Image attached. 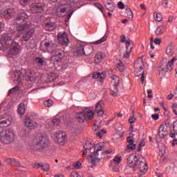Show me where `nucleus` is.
Wrapping results in <instances>:
<instances>
[{
    "label": "nucleus",
    "instance_id": "obj_1",
    "mask_svg": "<svg viewBox=\"0 0 177 177\" xmlns=\"http://www.w3.org/2000/svg\"><path fill=\"white\" fill-rule=\"evenodd\" d=\"M15 32L8 31L3 33L1 38V44L5 45L6 48H10L7 55L8 58L16 57V55H19V52H20V45L15 41Z\"/></svg>",
    "mask_w": 177,
    "mask_h": 177
},
{
    "label": "nucleus",
    "instance_id": "obj_2",
    "mask_svg": "<svg viewBox=\"0 0 177 177\" xmlns=\"http://www.w3.org/2000/svg\"><path fill=\"white\" fill-rule=\"evenodd\" d=\"M104 147V145H100L99 144H97L94 147L93 152L87 158L89 164H92L91 168L96 167V164H99L100 160L104 158L105 156H107V154H111V153H113V149H111L106 151H103Z\"/></svg>",
    "mask_w": 177,
    "mask_h": 177
},
{
    "label": "nucleus",
    "instance_id": "obj_3",
    "mask_svg": "<svg viewBox=\"0 0 177 177\" xmlns=\"http://www.w3.org/2000/svg\"><path fill=\"white\" fill-rule=\"evenodd\" d=\"M27 20H28V15L24 11H21L13 23V25L17 27V31L18 32H23V31L28 28V25L26 24Z\"/></svg>",
    "mask_w": 177,
    "mask_h": 177
},
{
    "label": "nucleus",
    "instance_id": "obj_4",
    "mask_svg": "<svg viewBox=\"0 0 177 177\" xmlns=\"http://www.w3.org/2000/svg\"><path fill=\"white\" fill-rule=\"evenodd\" d=\"M34 142L37 149H39V151H44V150L49 147V138L41 133H37L35 136Z\"/></svg>",
    "mask_w": 177,
    "mask_h": 177
},
{
    "label": "nucleus",
    "instance_id": "obj_5",
    "mask_svg": "<svg viewBox=\"0 0 177 177\" xmlns=\"http://www.w3.org/2000/svg\"><path fill=\"white\" fill-rule=\"evenodd\" d=\"M14 140L15 133H13V130H12V129H8L0 132V140L2 142V143L9 145V143H12Z\"/></svg>",
    "mask_w": 177,
    "mask_h": 177
},
{
    "label": "nucleus",
    "instance_id": "obj_6",
    "mask_svg": "<svg viewBox=\"0 0 177 177\" xmlns=\"http://www.w3.org/2000/svg\"><path fill=\"white\" fill-rule=\"evenodd\" d=\"M94 117L95 113H93V111L84 110L78 114L77 121L81 124H83L85 121L93 120Z\"/></svg>",
    "mask_w": 177,
    "mask_h": 177
},
{
    "label": "nucleus",
    "instance_id": "obj_7",
    "mask_svg": "<svg viewBox=\"0 0 177 177\" xmlns=\"http://www.w3.org/2000/svg\"><path fill=\"white\" fill-rule=\"evenodd\" d=\"M54 142L56 145L64 146V145L67 143V136L66 135V133L62 131L55 133Z\"/></svg>",
    "mask_w": 177,
    "mask_h": 177
},
{
    "label": "nucleus",
    "instance_id": "obj_8",
    "mask_svg": "<svg viewBox=\"0 0 177 177\" xmlns=\"http://www.w3.org/2000/svg\"><path fill=\"white\" fill-rule=\"evenodd\" d=\"M140 160V157L131 154L127 158V164L131 168H138Z\"/></svg>",
    "mask_w": 177,
    "mask_h": 177
},
{
    "label": "nucleus",
    "instance_id": "obj_9",
    "mask_svg": "<svg viewBox=\"0 0 177 177\" xmlns=\"http://www.w3.org/2000/svg\"><path fill=\"white\" fill-rule=\"evenodd\" d=\"M135 75L136 77H140L141 75V83L145 84V71H143V66L138 62L135 64Z\"/></svg>",
    "mask_w": 177,
    "mask_h": 177
},
{
    "label": "nucleus",
    "instance_id": "obj_10",
    "mask_svg": "<svg viewBox=\"0 0 177 177\" xmlns=\"http://www.w3.org/2000/svg\"><path fill=\"white\" fill-rule=\"evenodd\" d=\"M12 124V118L9 115H3L0 117V127L7 128Z\"/></svg>",
    "mask_w": 177,
    "mask_h": 177
},
{
    "label": "nucleus",
    "instance_id": "obj_11",
    "mask_svg": "<svg viewBox=\"0 0 177 177\" xmlns=\"http://www.w3.org/2000/svg\"><path fill=\"white\" fill-rule=\"evenodd\" d=\"M74 52L77 55V56H82L84 55H86V56H89V55L92 53V50H85L84 49V45L82 44H77Z\"/></svg>",
    "mask_w": 177,
    "mask_h": 177
},
{
    "label": "nucleus",
    "instance_id": "obj_12",
    "mask_svg": "<svg viewBox=\"0 0 177 177\" xmlns=\"http://www.w3.org/2000/svg\"><path fill=\"white\" fill-rule=\"evenodd\" d=\"M137 169H140V172H142V174L147 172V169H149V167L147 166V163H146V159H145V158L142 157L140 158Z\"/></svg>",
    "mask_w": 177,
    "mask_h": 177
},
{
    "label": "nucleus",
    "instance_id": "obj_13",
    "mask_svg": "<svg viewBox=\"0 0 177 177\" xmlns=\"http://www.w3.org/2000/svg\"><path fill=\"white\" fill-rule=\"evenodd\" d=\"M57 38L61 45H65V46H67V45L68 44L69 39L66 32H64L63 33H59L57 35Z\"/></svg>",
    "mask_w": 177,
    "mask_h": 177
},
{
    "label": "nucleus",
    "instance_id": "obj_14",
    "mask_svg": "<svg viewBox=\"0 0 177 177\" xmlns=\"http://www.w3.org/2000/svg\"><path fill=\"white\" fill-rule=\"evenodd\" d=\"M37 78H38V76H37V75L34 72L31 71H27L26 80H27L28 82H35Z\"/></svg>",
    "mask_w": 177,
    "mask_h": 177
},
{
    "label": "nucleus",
    "instance_id": "obj_15",
    "mask_svg": "<svg viewBox=\"0 0 177 177\" xmlns=\"http://www.w3.org/2000/svg\"><path fill=\"white\" fill-rule=\"evenodd\" d=\"M95 111L98 117H102L104 114V110H103V101H99L95 104Z\"/></svg>",
    "mask_w": 177,
    "mask_h": 177
},
{
    "label": "nucleus",
    "instance_id": "obj_16",
    "mask_svg": "<svg viewBox=\"0 0 177 177\" xmlns=\"http://www.w3.org/2000/svg\"><path fill=\"white\" fill-rule=\"evenodd\" d=\"M24 74H26V70L21 69V71H17L14 73L16 81L19 83L21 82L24 80Z\"/></svg>",
    "mask_w": 177,
    "mask_h": 177
},
{
    "label": "nucleus",
    "instance_id": "obj_17",
    "mask_svg": "<svg viewBox=\"0 0 177 177\" xmlns=\"http://www.w3.org/2000/svg\"><path fill=\"white\" fill-rule=\"evenodd\" d=\"M24 123L28 129H35V128L37 127V123L31 120L30 118H26L24 120Z\"/></svg>",
    "mask_w": 177,
    "mask_h": 177
},
{
    "label": "nucleus",
    "instance_id": "obj_18",
    "mask_svg": "<svg viewBox=\"0 0 177 177\" xmlns=\"http://www.w3.org/2000/svg\"><path fill=\"white\" fill-rule=\"evenodd\" d=\"M32 13H41L44 12V6L41 3H37L31 8Z\"/></svg>",
    "mask_w": 177,
    "mask_h": 177
},
{
    "label": "nucleus",
    "instance_id": "obj_19",
    "mask_svg": "<svg viewBox=\"0 0 177 177\" xmlns=\"http://www.w3.org/2000/svg\"><path fill=\"white\" fill-rule=\"evenodd\" d=\"M131 46V40H126V53L123 55L124 59H129V55H131V52H132V47ZM130 47V48H129Z\"/></svg>",
    "mask_w": 177,
    "mask_h": 177
},
{
    "label": "nucleus",
    "instance_id": "obj_20",
    "mask_svg": "<svg viewBox=\"0 0 177 177\" xmlns=\"http://www.w3.org/2000/svg\"><path fill=\"white\" fill-rule=\"evenodd\" d=\"M158 135L162 139L168 136V128L166 126H160L158 129Z\"/></svg>",
    "mask_w": 177,
    "mask_h": 177
},
{
    "label": "nucleus",
    "instance_id": "obj_21",
    "mask_svg": "<svg viewBox=\"0 0 177 177\" xmlns=\"http://www.w3.org/2000/svg\"><path fill=\"white\" fill-rule=\"evenodd\" d=\"M44 46L49 53H53L56 50V44L50 42H46Z\"/></svg>",
    "mask_w": 177,
    "mask_h": 177
},
{
    "label": "nucleus",
    "instance_id": "obj_22",
    "mask_svg": "<svg viewBox=\"0 0 177 177\" xmlns=\"http://www.w3.org/2000/svg\"><path fill=\"white\" fill-rule=\"evenodd\" d=\"M34 35V30L29 29L28 30L22 37V41H24L25 42H27L28 41H30V38Z\"/></svg>",
    "mask_w": 177,
    "mask_h": 177
},
{
    "label": "nucleus",
    "instance_id": "obj_23",
    "mask_svg": "<svg viewBox=\"0 0 177 177\" xmlns=\"http://www.w3.org/2000/svg\"><path fill=\"white\" fill-rule=\"evenodd\" d=\"M6 162L9 165H12L13 167H21L20 162L16 160L15 158H7L6 159Z\"/></svg>",
    "mask_w": 177,
    "mask_h": 177
},
{
    "label": "nucleus",
    "instance_id": "obj_24",
    "mask_svg": "<svg viewBox=\"0 0 177 177\" xmlns=\"http://www.w3.org/2000/svg\"><path fill=\"white\" fill-rule=\"evenodd\" d=\"M84 149L83 156H86L88 151H91V150L93 149V145H92L91 142H86V144L84 145Z\"/></svg>",
    "mask_w": 177,
    "mask_h": 177
},
{
    "label": "nucleus",
    "instance_id": "obj_25",
    "mask_svg": "<svg viewBox=\"0 0 177 177\" xmlns=\"http://www.w3.org/2000/svg\"><path fill=\"white\" fill-rule=\"evenodd\" d=\"M111 82L113 85L114 87H118L120 85V77L116 75H113L111 77Z\"/></svg>",
    "mask_w": 177,
    "mask_h": 177
},
{
    "label": "nucleus",
    "instance_id": "obj_26",
    "mask_svg": "<svg viewBox=\"0 0 177 177\" xmlns=\"http://www.w3.org/2000/svg\"><path fill=\"white\" fill-rule=\"evenodd\" d=\"M17 113L19 115H24V113H26V105L23 103H20L18 105Z\"/></svg>",
    "mask_w": 177,
    "mask_h": 177
},
{
    "label": "nucleus",
    "instance_id": "obj_27",
    "mask_svg": "<svg viewBox=\"0 0 177 177\" xmlns=\"http://www.w3.org/2000/svg\"><path fill=\"white\" fill-rule=\"evenodd\" d=\"M106 57V55L103 54L102 53H99L95 56V62L97 64H99L100 62L103 60V59Z\"/></svg>",
    "mask_w": 177,
    "mask_h": 177
},
{
    "label": "nucleus",
    "instance_id": "obj_28",
    "mask_svg": "<svg viewBox=\"0 0 177 177\" xmlns=\"http://www.w3.org/2000/svg\"><path fill=\"white\" fill-rule=\"evenodd\" d=\"M1 16H5V17H6L7 19H10L13 16V15H12V10L10 9H8L3 11L1 13Z\"/></svg>",
    "mask_w": 177,
    "mask_h": 177
},
{
    "label": "nucleus",
    "instance_id": "obj_29",
    "mask_svg": "<svg viewBox=\"0 0 177 177\" xmlns=\"http://www.w3.org/2000/svg\"><path fill=\"white\" fill-rule=\"evenodd\" d=\"M56 28V24L55 23H47L46 24V30H48V31H53Z\"/></svg>",
    "mask_w": 177,
    "mask_h": 177
},
{
    "label": "nucleus",
    "instance_id": "obj_30",
    "mask_svg": "<svg viewBox=\"0 0 177 177\" xmlns=\"http://www.w3.org/2000/svg\"><path fill=\"white\" fill-rule=\"evenodd\" d=\"M105 8H106L107 10H109L110 12H114V9H115L114 3L110 2L106 3Z\"/></svg>",
    "mask_w": 177,
    "mask_h": 177
},
{
    "label": "nucleus",
    "instance_id": "obj_31",
    "mask_svg": "<svg viewBox=\"0 0 177 177\" xmlns=\"http://www.w3.org/2000/svg\"><path fill=\"white\" fill-rule=\"evenodd\" d=\"M166 53L169 56H172L174 55V47H172V44H169L166 48Z\"/></svg>",
    "mask_w": 177,
    "mask_h": 177
},
{
    "label": "nucleus",
    "instance_id": "obj_32",
    "mask_svg": "<svg viewBox=\"0 0 177 177\" xmlns=\"http://www.w3.org/2000/svg\"><path fill=\"white\" fill-rule=\"evenodd\" d=\"M153 16H155L156 21H162V15L161 13L155 12Z\"/></svg>",
    "mask_w": 177,
    "mask_h": 177
},
{
    "label": "nucleus",
    "instance_id": "obj_33",
    "mask_svg": "<svg viewBox=\"0 0 177 177\" xmlns=\"http://www.w3.org/2000/svg\"><path fill=\"white\" fill-rule=\"evenodd\" d=\"M162 28H164V26H158L155 31V34H156V35H162V34H164V30H162Z\"/></svg>",
    "mask_w": 177,
    "mask_h": 177
},
{
    "label": "nucleus",
    "instance_id": "obj_34",
    "mask_svg": "<svg viewBox=\"0 0 177 177\" xmlns=\"http://www.w3.org/2000/svg\"><path fill=\"white\" fill-rule=\"evenodd\" d=\"M117 67L120 73H124L125 66H124V64L121 61H119V63L117 64Z\"/></svg>",
    "mask_w": 177,
    "mask_h": 177
},
{
    "label": "nucleus",
    "instance_id": "obj_35",
    "mask_svg": "<svg viewBox=\"0 0 177 177\" xmlns=\"http://www.w3.org/2000/svg\"><path fill=\"white\" fill-rule=\"evenodd\" d=\"M62 60V57H57V55H53L50 58V62H53V63H57Z\"/></svg>",
    "mask_w": 177,
    "mask_h": 177
},
{
    "label": "nucleus",
    "instance_id": "obj_36",
    "mask_svg": "<svg viewBox=\"0 0 177 177\" xmlns=\"http://www.w3.org/2000/svg\"><path fill=\"white\" fill-rule=\"evenodd\" d=\"M107 39V35H105L102 39L98 41H95L93 44L94 45H99L100 44H103V42L106 41Z\"/></svg>",
    "mask_w": 177,
    "mask_h": 177
},
{
    "label": "nucleus",
    "instance_id": "obj_37",
    "mask_svg": "<svg viewBox=\"0 0 177 177\" xmlns=\"http://www.w3.org/2000/svg\"><path fill=\"white\" fill-rule=\"evenodd\" d=\"M49 164L48 163H44V164H41V168L43 171H46V172H48V171H49Z\"/></svg>",
    "mask_w": 177,
    "mask_h": 177
},
{
    "label": "nucleus",
    "instance_id": "obj_38",
    "mask_svg": "<svg viewBox=\"0 0 177 177\" xmlns=\"http://www.w3.org/2000/svg\"><path fill=\"white\" fill-rule=\"evenodd\" d=\"M158 71L159 73V75H161V74H165L168 70L165 69V68H161V66H158Z\"/></svg>",
    "mask_w": 177,
    "mask_h": 177
},
{
    "label": "nucleus",
    "instance_id": "obj_39",
    "mask_svg": "<svg viewBox=\"0 0 177 177\" xmlns=\"http://www.w3.org/2000/svg\"><path fill=\"white\" fill-rule=\"evenodd\" d=\"M44 106L46 107H50L51 106H53V101L52 100H48L45 101Z\"/></svg>",
    "mask_w": 177,
    "mask_h": 177
},
{
    "label": "nucleus",
    "instance_id": "obj_40",
    "mask_svg": "<svg viewBox=\"0 0 177 177\" xmlns=\"http://www.w3.org/2000/svg\"><path fill=\"white\" fill-rule=\"evenodd\" d=\"M145 146H146V142H145V140H142L138 145V148L137 149L138 151H141L142 147H145Z\"/></svg>",
    "mask_w": 177,
    "mask_h": 177
},
{
    "label": "nucleus",
    "instance_id": "obj_41",
    "mask_svg": "<svg viewBox=\"0 0 177 177\" xmlns=\"http://www.w3.org/2000/svg\"><path fill=\"white\" fill-rule=\"evenodd\" d=\"M118 87H114V90H111L110 92V95H111V96H118Z\"/></svg>",
    "mask_w": 177,
    "mask_h": 177
},
{
    "label": "nucleus",
    "instance_id": "obj_42",
    "mask_svg": "<svg viewBox=\"0 0 177 177\" xmlns=\"http://www.w3.org/2000/svg\"><path fill=\"white\" fill-rule=\"evenodd\" d=\"M127 147L128 150H135V149H136V145H135L133 142H131L127 145Z\"/></svg>",
    "mask_w": 177,
    "mask_h": 177
},
{
    "label": "nucleus",
    "instance_id": "obj_43",
    "mask_svg": "<svg viewBox=\"0 0 177 177\" xmlns=\"http://www.w3.org/2000/svg\"><path fill=\"white\" fill-rule=\"evenodd\" d=\"M172 66H174V62L171 61H169L168 63H167V68L169 71H172Z\"/></svg>",
    "mask_w": 177,
    "mask_h": 177
},
{
    "label": "nucleus",
    "instance_id": "obj_44",
    "mask_svg": "<svg viewBox=\"0 0 177 177\" xmlns=\"http://www.w3.org/2000/svg\"><path fill=\"white\" fill-rule=\"evenodd\" d=\"M35 62H37V63L40 64V66H44V64L45 63V61H44V59H42V58H41V57H36Z\"/></svg>",
    "mask_w": 177,
    "mask_h": 177
},
{
    "label": "nucleus",
    "instance_id": "obj_45",
    "mask_svg": "<svg viewBox=\"0 0 177 177\" xmlns=\"http://www.w3.org/2000/svg\"><path fill=\"white\" fill-rule=\"evenodd\" d=\"M113 162H115V164L118 165L120 164V162H121V156H115L113 160Z\"/></svg>",
    "mask_w": 177,
    "mask_h": 177
},
{
    "label": "nucleus",
    "instance_id": "obj_46",
    "mask_svg": "<svg viewBox=\"0 0 177 177\" xmlns=\"http://www.w3.org/2000/svg\"><path fill=\"white\" fill-rule=\"evenodd\" d=\"M53 125H55L56 127L60 125V120L59 118L53 119Z\"/></svg>",
    "mask_w": 177,
    "mask_h": 177
},
{
    "label": "nucleus",
    "instance_id": "obj_47",
    "mask_svg": "<svg viewBox=\"0 0 177 177\" xmlns=\"http://www.w3.org/2000/svg\"><path fill=\"white\" fill-rule=\"evenodd\" d=\"M55 56L58 57H61L63 56V51L62 50H57L55 51Z\"/></svg>",
    "mask_w": 177,
    "mask_h": 177
},
{
    "label": "nucleus",
    "instance_id": "obj_48",
    "mask_svg": "<svg viewBox=\"0 0 177 177\" xmlns=\"http://www.w3.org/2000/svg\"><path fill=\"white\" fill-rule=\"evenodd\" d=\"M30 0H20V5H21V6H27Z\"/></svg>",
    "mask_w": 177,
    "mask_h": 177
},
{
    "label": "nucleus",
    "instance_id": "obj_49",
    "mask_svg": "<svg viewBox=\"0 0 177 177\" xmlns=\"http://www.w3.org/2000/svg\"><path fill=\"white\" fill-rule=\"evenodd\" d=\"M95 6H96V8H97V9H100V10L102 12V13H104V8H103V6L96 3Z\"/></svg>",
    "mask_w": 177,
    "mask_h": 177
},
{
    "label": "nucleus",
    "instance_id": "obj_50",
    "mask_svg": "<svg viewBox=\"0 0 177 177\" xmlns=\"http://www.w3.org/2000/svg\"><path fill=\"white\" fill-rule=\"evenodd\" d=\"M59 12H61V13H64V12H66V8H59L57 10V16L61 17V16H62V15L61 14H59Z\"/></svg>",
    "mask_w": 177,
    "mask_h": 177
},
{
    "label": "nucleus",
    "instance_id": "obj_51",
    "mask_svg": "<svg viewBox=\"0 0 177 177\" xmlns=\"http://www.w3.org/2000/svg\"><path fill=\"white\" fill-rule=\"evenodd\" d=\"M118 6L119 9H124L125 8V5L124 4V3H122V1H119L118 3Z\"/></svg>",
    "mask_w": 177,
    "mask_h": 177
},
{
    "label": "nucleus",
    "instance_id": "obj_52",
    "mask_svg": "<svg viewBox=\"0 0 177 177\" xmlns=\"http://www.w3.org/2000/svg\"><path fill=\"white\" fill-rule=\"evenodd\" d=\"M127 16L129 19V20H131V21L133 20V12H127Z\"/></svg>",
    "mask_w": 177,
    "mask_h": 177
},
{
    "label": "nucleus",
    "instance_id": "obj_53",
    "mask_svg": "<svg viewBox=\"0 0 177 177\" xmlns=\"http://www.w3.org/2000/svg\"><path fill=\"white\" fill-rule=\"evenodd\" d=\"M173 131H174V132H176V133L177 135V120H176L173 123Z\"/></svg>",
    "mask_w": 177,
    "mask_h": 177
},
{
    "label": "nucleus",
    "instance_id": "obj_54",
    "mask_svg": "<svg viewBox=\"0 0 177 177\" xmlns=\"http://www.w3.org/2000/svg\"><path fill=\"white\" fill-rule=\"evenodd\" d=\"M99 77H100V73H94L93 74V78L94 80H97V78H99Z\"/></svg>",
    "mask_w": 177,
    "mask_h": 177
},
{
    "label": "nucleus",
    "instance_id": "obj_55",
    "mask_svg": "<svg viewBox=\"0 0 177 177\" xmlns=\"http://www.w3.org/2000/svg\"><path fill=\"white\" fill-rule=\"evenodd\" d=\"M153 42L156 45H161V39L156 38Z\"/></svg>",
    "mask_w": 177,
    "mask_h": 177
},
{
    "label": "nucleus",
    "instance_id": "obj_56",
    "mask_svg": "<svg viewBox=\"0 0 177 177\" xmlns=\"http://www.w3.org/2000/svg\"><path fill=\"white\" fill-rule=\"evenodd\" d=\"M152 118L153 120H155V121H157V120L160 118V115H158V113H154L152 115Z\"/></svg>",
    "mask_w": 177,
    "mask_h": 177
},
{
    "label": "nucleus",
    "instance_id": "obj_57",
    "mask_svg": "<svg viewBox=\"0 0 177 177\" xmlns=\"http://www.w3.org/2000/svg\"><path fill=\"white\" fill-rule=\"evenodd\" d=\"M160 126L166 127V128H167V129L169 128V120H165V124H161Z\"/></svg>",
    "mask_w": 177,
    "mask_h": 177
},
{
    "label": "nucleus",
    "instance_id": "obj_58",
    "mask_svg": "<svg viewBox=\"0 0 177 177\" xmlns=\"http://www.w3.org/2000/svg\"><path fill=\"white\" fill-rule=\"evenodd\" d=\"M159 67H161L162 68H165L166 70H167V62H164V61H162L161 62V65L159 66Z\"/></svg>",
    "mask_w": 177,
    "mask_h": 177
},
{
    "label": "nucleus",
    "instance_id": "obj_59",
    "mask_svg": "<svg viewBox=\"0 0 177 177\" xmlns=\"http://www.w3.org/2000/svg\"><path fill=\"white\" fill-rule=\"evenodd\" d=\"M16 91H19V86H16L13 88H11L10 91H9V93H15V92H16Z\"/></svg>",
    "mask_w": 177,
    "mask_h": 177
},
{
    "label": "nucleus",
    "instance_id": "obj_60",
    "mask_svg": "<svg viewBox=\"0 0 177 177\" xmlns=\"http://www.w3.org/2000/svg\"><path fill=\"white\" fill-rule=\"evenodd\" d=\"M121 39H120V42L122 43V44H124V42H127V37H125V35H122V36H121Z\"/></svg>",
    "mask_w": 177,
    "mask_h": 177
},
{
    "label": "nucleus",
    "instance_id": "obj_61",
    "mask_svg": "<svg viewBox=\"0 0 177 177\" xmlns=\"http://www.w3.org/2000/svg\"><path fill=\"white\" fill-rule=\"evenodd\" d=\"M135 141H133V137L129 136L127 138V142L128 143H134Z\"/></svg>",
    "mask_w": 177,
    "mask_h": 177
},
{
    "label": "nucleus",
    "instance_id": "obj_62",
    "mask_svg": "<svg viewBox=\"0 0 177 177\" xmlns=\"http://www.w3.org/2000/svg\"><path fill=\"white\" fill-rule=\"evenodd\" d=\"M119 169H120V168L118 167V165H115L113 167V171L114 172H118Z\"/></svg>",
    "mask_w": 177,
    "mask_h": 177
},
{
    "label": "nucleus",
    "instance_id": "obj_63",
    "mask_svg": "<svg viewBox=\"0 0 177 177\" xmlns=\"http://www.w3.org/2000/svg\"><path fill=\"white\" fill-rule=\"evenodd\" d=\"M153 39H154L153 37H151V38H150V41H151V43H150L151 49H154V46L153 45V42H154Z\"/></svg>",
    "mask_w": 177,
    "mask_h": 177
},
{
    "label": "nucleus",
    "instance_id": "obj_64",
    "mask_svg": "<svg viewBox=\"0 0 177 177\" xmlns=\"http://www.w3.org/2000/svg\"><path fill=\"white\" fill-rule=\"evenodd\" d=\"M135 121H136V118H131L129 119V124H133Z\"/></svg>",
    "mask_w": 177,
    "mask_h": 177
}]
</instances>
